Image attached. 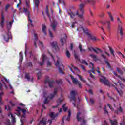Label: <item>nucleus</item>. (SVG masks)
Instances as JSON below:
<instances>
[{"instance_id":"35","label":"nucleus","mask_w":125,"mask_h":125,"mask_svg":"<svg viewBox=\"0 0 125 125\" xmlns=\"http://www.w3.org/2000/svg\"><path fill=\"white\" fill-rule=\"evenodd\" d=\"M107 13H108L111 21H114V17H113V15H112V13H111V12H107Z\"/></svg>"},{"instance_id":"40","label":"nucleus","mask_w":125,"mask_h":125,"mask_svg":"<svg viewBox=\"0 0 125 125\" xmlns=\"http://www.w3.org/2000/svg\"><path fill=\"white\" fill-rule=\"evenodd\" d=\"M62 109H63L64 112H67L68 111V107H66V104H64L62 105Z\"/></svg>"},{"instance_id":"12","label":"nucleus","mask_w":125,"mask_h":125,"mask_svg":"<svg viewBox=\"0 0 125 125\" xmlns=\"http://www.w3.org/2000/svg\"><path fill=\"white\" fill-rule=\"evenodd\" d=\"M13 22H14V20L13 19L12 21H11L10 22H7V29L8 30V32H10V29L12 27V24H13Z\"/></svg>"},{"instance_id":"9","label":"nucleus","mask_w":125,"mask_h":125,"mask_svg":"<svg viewBox=\"0 0 125 125\" xmlns=\"http://www.w3.org/2000/svg\"><path fill=\"white\" fill-rule=\"evenodd\" d=\"M58 90V88L57 87H55L54 88L53 93L50 94L49 95V97H48L49 99H50V100L52 99V98H53V97H54L55 96V95H56V94H57V91Z\"/></svg>"},{"instance_id":"7","label":"nucleus","mask_w":125,"mask_h":125,"mask_svg":"<svg viewBox=\"0 0 125 125\" xmlns=\"http://www.w3.org/2000/svg\"><path fill=\"white\" fill-rule=\"evenodd\" d=\"M55 83V81L53 80L45 79L44 81L45 83H48V85L50 88L53 87V84Z\"/></svg>"},{"instance_id":"46","label":"nucleus","mask_w":125,"mask_h":125,"mask_svg":"<svg viewBox=\"0 0 125 125\" xmlns=\"http://www.w3.org/2000/svg\"><path fill=\"white\" fill-rule=\"evenodd\" d=\"M78 77H79L80 81H81V82H83L84 83H85V80L84 79H83V77H82V76L78 75Z\"/></svg>"},{"instance_id":"52","label":"nucleus","mask_w":125,"mask_h":125,"mask_svg":"<svg viewBox=\"0 0 125 125\" xmlns=\"http://www.w3.org/2000/svg\"><path fill=\"white\" fill-rule=\"evenodd\" d=\"M0 90L2 91L3 90V86H2V84L1 82H0Z\"/></svg>"},{"instance_id":"4","label":"nucleus","mask_w":125,"mask_h":125,"mask_svg":"<svg viewBox=\"0 0 125 125\" xmlns=\"http://www.w3.org/2000/svg\"><path fill=\"white\" fill-rule=\"evenodd\" d=\"M55 65L56 67H59V71L61 74H62V75L65 74L64 71H63V70L64 69V65L62 63L60 64L59 61L58 60Z\"/></svg>"},{"instance_id":"15","label":"nucleus","mask_w":125,"mask_h":125,"mask_svg":"<svg viewBox=\"0 0 125 125\" xmlns=\"http://www.w3.org/2000/svg\"><path fill=\"white\" fill-rule=\"evenodd\" d=\"M92 70H88V72L89 73V74H90V76L91 77V78H92V79H95V77L94 76V75H92L93 74H95V72H94V67H92L91 68ZM92 72V73H91Z\"/></svg>"},{"instance_id":"57","label":"nucleus","mask_w":125,"mask_h":125,"mask_svg":"<svg viewBox=\"0 0 125 125\" xmlns=\"http://www.w3.org/2000/svg\"><path fill=\"white\" fill-rule=\"evenodd\" d=\"M90 2V0H85L84 1V3H83V4H84L85 5V4H87V3H89Z\"/></svg>"},{"instance_id":"63","label":"nucleus","mask_w":125,"mask_h":125,"mask_svg":"<svg viewBox=\"0 0 125 125\" xmlns=\"http://www.w3.org/2000/svg\"><path fill=\"white\" fill-rule=\"evenodd\" d=\"M90 2L92 5H94V4H95V1L94 0H90Z\"/></svg>"},{"instance_id":"44","label":"nucleus","mask_w":125,"mask_h":125,"mask_svg":"<svg viewBox=\"0 0 125 125\" xmlns=\"http://www.w3.org/2000/svg\"><path fill=\"white\" fill-rule=\"evenodd\" d=\"M117 22L119 24H123V21L121 20L120 17H117Z\"/></svg>"},{"instance_id":"48","label":"nucleus","mask_w":125,"mask_h":125,"mask_svg":"<svg viewBox=\"0 0 125 125\" xmlns=\"http://www.w3.org/2000/svg\"><path fill=\"white\" fill-rule=\"evenodd\" d=\"M44 104H47L48 103V98L47 97L45 99L44 102H43Z\"/></svg>"},{"instance_id":"23","label":"nucleus","mask_w":125,"mask_h":125,"mask_svg":"<svg viewBox=\"0 0 125 125\" xmlns=\"http://www.w3.org/2000/svg\"><path fill=\"white\" fill-rule=\"evenodd\" d=\"M109 122H110L111 125H118V122L116 119L113 121L112 119H109Z\"/></svg>"},{"instance_id":"30","label":"nucleus","mask_w":125,"mask_h":125,"mask_svg":"<svg viewBox=\"0 0 125 125\" xmlns=\"http://www.w3.org/2000/svg\"><path fill=\"white\" fill-rule=\"evenodd\" d=\"M110 52L112 54L113 56H115V51H114V49L112 48L110 46L108 47Z\"/></svg>"},{"instance_id":"20","label":"nucleus","mask_w":125,"mask_h":125,"mask_svg":"<svg viewBox=\"0 0 125 125\" xmlns=\"http://www.w3.org/2000/svg\"><path fill=\"white\" fill-rule=\"evenodd\" d=\"M39 40V37H38V34L37 33H34V45L35 47L37 46V42Z\"/></svg>"},{"instance_id":"8","label":"nucleus","mask_w":125,"mask_h":125,"mask_svg":"<svg viewBox=\"0 0 125 125\" xmlns=\"http://www.w3.org/2000/svg\"><path fill=\"white\" fill-rule=\"evenodd\" d=\"M23 9L24 10L25 15L28 17V21H30V24H32L33 21L31 19V17H30V15H31V12L29 11L27 8H24Z\"/></svg>"},{"instance_id":"36","label":"nucleus","mask_w":125,"mask_h":125,"mask_svg":"<svg viewBox=\"0 0 125 125\" xmlns=\"http://www.w3.org/2000/svg\"><path fill=\"white\" fill-rule=\"evenodd\" d=\"M105 63L107 65V66L109 69H112V66L110 64V63L109 62H108V60L105 61Z\"/></svg>"},{"instance_id":"24","label":"nucleus","mask_w":125,"mask_h":125,"mask_svg":"<svg viewBox=\"0 0 125 125\" xmlns=\"http://www.w3.org/2000/svg\"><path fill=\"white\" fill-rule=\"evenodd\" d=\"M106 23L107 24V29L108 32H111V21H106Z\"/></svg>"},{"instance_id":"43","label":"nucleus","mask_w":125,"mask_h":125,"mask_svg":"<svg viewBox=\"0 0 125 125\" xmlns=\"http://www.w3.org/2000/svg\"><path fill=\"white\" fill-rule=\"evenodd\" d=\"M38 79L40 80L42 77V72L39 71V73H37Z\"/></svg>"},{"instance_id":"2","label":"nucleus","mask_w":125,"mask_h":125,"mask_svg":"<svg viewBox=\"0 0 125 125\" xmlns=\"http://www.w3.org/2000/svg\"><path fill=\"white\" fill-rule=\"evenodd\" d=\"M78 93L76 91L72 90L70 92V100L72 101H74V102L72 103L73 105H74V107L75 108V107L77 106L76 105V102L77 101V99H76V96L77 95Z\"/></svg>"},{"instance_id":"29","label":"nucleus","mask_w":125,"mask_h":125,"mask_svg":"<svg viewBox=\"0 0 125 125\" xmlns=\"http://www.w3.org/2000/svg\"><path fill=\"white\" fill-rule=\"evenodd\" d=\"M68 116L66 118V121H68V122H70V119L71 118V115H72V112L71 110H68Z\"/></svg>"},{"instance_id":"45","label":"nucleus","mask_w":125,"mask_h":125,"mask_svg":"<svg viewBox=\"0 0 125 125\" xmlns=\"http://www.w3.org/2000/svg\"><path fill=\"white\" fill-rule=\"evenodd\" d=\"M56 83H58V84H60L62 83V79H60V80H56Z\"/></svg>"},{"instance_id":"59","label":"nucleus","mask_w":125,"mask_h":125,"mask_svg":"<svg viewBox=\"0 0 125 125\" xmlns=\"http://www.w3.org/2000/svg\"><path fill=\"white\" fill-rule=\"evenodd\" d=\"M70 48L71 50H73V49H74V45L73 44V43L70 44Z\"/></svg>"},{"instance_id":"27","label":"nucleus","mask_w":125,"mask_h":125,"mask_svg":"<svg viewBox=\"0 0 125 125\" xmlns=\"http://www.w3.org/2000/svg\"><path fill=\"white\" fill-rule=\"evenodd\" d=\"M56 24H55V22L54 21H53V22L51 24V27L53 31H55V28H56Z\"/></svg>"},{"instance_id":"39","label":"nucleus","mask_w":125,"mask_h":125,"mask_svg":"<svg viewBox=\"0 0 125 125\" xmlns=\"http://www.w3.org/2000/svg\"><path fill=\"white\" fill-rule=\"evenodd\" d=\"M16 111L17 112V113L15 114H16V115H17V116H18V117H20V116H21V113H20L21 110H19V109L17 108Z\"/></svg>"},{"instance_id":"13","label":"nucleus","mask_w":125,"mask_h":125,"mask_svg":"<svg viewBox=\"0 0 125 125\" xmlns=\"http://www.w3.org/2000/svg\"><path fill=\"white\" fill-rule=\"evenodd\" d=\"M42 62H38V63H39L40 66H42V65H43V64L44 63V61H45V60H46V58H47V57H46V55H45L43 54L42 55Z\"/></svg>"},{"instance_id":"34","label":"nucleus","mask_w":125,"mask_h":125,"mask_svg":"<svg viewBox=\"0 0 125 125\" xmlns=\"http://www.w3.org/2000/svg\"><path fill=\"white\" fill-rule=\"evenodd\" d=\"M40 4V0H35V6L37 9H39V5Z\"/></svg>"},{"instance_id":"54","label":"nucleus","mask_w":125,"mask_h":125,"mask_svg":"<svg viewBox=\"0 0 125 125\" xmlns=\"http://www.w3.org/2000/svg\"><path fill=\"white\" fill-rule=\"evenodd\" d=\"M27 65L28 67H33V63L32 62H28L27 63Z\"/></svg>"},{"instance_id":"62","label":"nucleus","mask_w":125,"mask_h":125,"mask_svg":"<svg viewBox=\"0 0 125 125\" xmlns=\"http://www.w3.org/2000/svg\"><path fill=\"white\" fill-rule=\"evenodd\" d=\"M90 101L92 104H94V100H93V98H90Z\"/></svg>"},{"instance_id":"47","label":"nucleus","mask_w":125,"mask_h":125,"mask_svg":"<svg viewBox=\"0 0 125 125\" xmlns=\"http://www.w3.org/2000/svg\"><path fill=\"white\" fill-rule=\"evenodd\" d=\"M118 83H120V85L121 89H123V88H124V84H123V83H122V82L121 81L118 82Z\"/></svg>"},{"instance_id":"1","label":"nucleus","mask_w":125,"mask_h":125,"mask_svg":"<svg viewBox=\"0 0 125 125\" xmlns=\"http://www.w3.org/2000/svg\"><path fill=\"white\" fill-rule=\"evenodd\" d=\"M84 7H85V5L84 4H83V3L80 4L79 6V9L80 11L82 12L81 14H80L78 11H77L76 14H74V12H73V11H71V10H70L69 11H68L67 13L69 15H70L71 18H72V19L73 18H74V17H75V16H76V15H77V16H78V17H79V18L84 20V19H83V15L84 14V8H83Z\"/></svg>"},{"instance_id":"18","label":"nucleus","mask_w":125,"mask_h":125,"mask_svg":"<svg viewBox=\"0 0 125 125\" xmlns=\"http://www.w3.org/2000/svg\"><path fill=\"white\" fill-rule=\"evenodd\" d=\"M118 30H120L119 33L121 36V39H123L124 32H123V26H122L121 24L118 25Z\"/></svg>"},{"instance_id":"49","label":"nucleus","mask_w":125,"mask_h":125,"mask_svg":"<svg viewBox=\"0 0 125 125\" xmlns=\"http://www.w3.org/2000/svg\"><path fill=\"white\" fill-rule=\"evenodd\" d=\"M118 111L120 113H123V108H122V106H121V104H119V108L118 109Z\"/></svg>"},{"instance_id":"55","label":"nucleus","mask_w":125,"mask_h":125,"mask_svg":"<svg viewBox=\"0 0 125 125\" xmlns=\"http://www.w3.org/2000/svg\"><path fill=\"white\" fill-rule=\"evenodd\" d=\"M48 31H49L50 37H51V38L52 39L53 38V35L52 34V32H51V31H50V29H48Z\"/></svg>"},{"instance_id":"28","label":"nucleus","mask_w":125,"mask_h":125,"mask_svg":"<svg viewBox=\"0 0 125 125\" xmlns=\"http://www.w3.org/2000/svg\"><path fill=\"white\" fill-rule=\"evenodd\" d=\"M46 13L48 16V17L49 18V20L50 21H51V18L50 17V15H49V13L48 12V6H46Z\"/></svg>"},{"instance_id":"19","label":"nucleus","mask_w":125,"mask_h":125,"mask_svg":"<svg viewBox=\"0 0 125 125\" xmlns=\"http://www.w3.org/2000/svg\"><path fill=\"white\" fill-rule=\"evenodd\" d=\"M46 125V120L45 119V118H43L39 122V123L37 125Z\"/></svg>"},{"instance_id":"25","label":"nucleus","mask_w":125,"mask_h":125,"mask_svg":"<svg viewBox=\"0 0 125 125\" xmlns=\"http://www.w3.org/2000/svg\"><path fill=\"white\" fill-rule=\"evenodd\" d=\"M89 56H90V57L93 58V59H94V61H95V62H96V61H97V60H98V59L97 58V56H96V55H95L94 54H90L89 55Z\"/></svg>"},{"instance_id":"11","label":"nucleus","mask_w":125,"mask_h":125,"mask_svg":"<svg viewBox=\"0 0 125 125\" xmlns=\"http://www.w3.org/2000/svg\"><path fill=\"white\" fill-rule=\"evenodd\" d=\"M64 36L65 38L62 37L60 40V42L62 43V46H64V43H65V42H67V34H64Z\"/></svg>"},{"instance_id":"58","label":"nucleus","mask_w":125,"mask_h":125,"mask_svg":"<svg viewBox=\"0 0 125 125\" xmlns=\"http://www.w3.org/2000/svg\"><path fill=\"white\" fill-rule=\"evenodd\" d=\"M74 57H75V59L79 60V56L78 55V54H77V53L74 54Z\"/></svg>"},{"instance_id":"37","label":"nucleus","mask_w":125,"mask_h":125,"mask_svg":"<svg viewBox=\"0 0 125 125\" xmlns=\"http://www.w3.org/2000/svg\"><path fill=\"white\" fill-rule=\"evenodd\" d=\"M79 48L80 49V52H83V51H86V50H85V49H83L82 45L81 44H79Z\"/></svg>"},{"instance_id":"5","label":"nucleus","mask_w":125,"mask_h":125,"mask_svg":"<svg viewBox=\"0 0 125 125\" xmlns=\"http://www.w3.org/2000/svg\"><path fill=\"white\" fill-rule=\"evenodd\" d=\"M70 77L72 80V82L74 84H78L79 88H82L83 87V85L80 83V82L76 78H74V76L72 75H70Z\"/></svg>"},{"instance_id":"22","label":"nucleus","mask_w":125,"mask_h":125,"mask_svg":"<svg viewBox=\"0 0 125 125\" xmlns=\"http://www.w3.org/2000/svg\"><path fill=\"white\" fill-rule=\"evenodd\" d=\"M113 86H114V87H115V89L117 90V91L119 93V95L120 96H123V90H119V89H118V88L114 85H113Z\"/></svg>"},{"instance_id":"3","label":"nucleus","mask_w":125,"mask_h":125,"mask_svg":"<svg viewBox=\"0 0 125 125\" xmlns=\"http://www.w3.org/2000/svg\"><path fill=\"white\" fill-rule=\"evenodd\" d=\"M81 29L83 30L84 33H85V34L87 35V36H88V37L89 38V39L92 41H97V40H98L96 38V37H95V36H92V35H91L90 33L88 32V31H89L88 29L87 28L84 29V28H83V26H81Z\"/></svg>"},{"instance_id":"53","label":"nucleus","mask_w":125,"mask_h":125,"mask_svg":"<svg viewBox=\"0 0 125 125\" xmlns=\"http://www.w3.org/2000/svg\"><path fill=\"white\" fill-rule=\"evenodd\" d=\"M116 70L118 72V73L121 74V75H123V72H122V70H121L120 69H119V67H117Z\"/></svg>"},{"instance_id":"50","label":"nucleus","mask_w":125,"mask_h":125,"mask_svg":"<svg viewBox=\"0 0 125 125\" xmlns=\"http://www.w3.org/2000/svg\"><path fill=\"white\" fill-rule=\"evenodd\" d=\"M9 7H10V5H9V4H7L5 6V10H6V12H7V9H8V8H9Z\"/></svg>"},{"instance_id":"51","label":"nucleus","mask_w":125,"mask_h":125,"mask_svg":"<svg viewBox=\"0 0 125 125\" xmlns=\"http://www.w3.org/2000/svg\"><path fill=\"white\" fill-rule=\"evenodd\" d=\"M48 54H49V55H50L51 57H52L53 61H55V60L54 59V56H53V55H52L51 53H50V52L48 51Z\"/></svg>"},{"instance_id":"42","label":"nucleus","mask_w":125,"mask_h":125,"mask_svg":"<svg viewBox=\"0 0 125 125\" xmlns=\"http://www.w3.org/2000/svg\"><path fill=\"white\" fill-rule=\"evenodd\" d=\"M81 63L82 64H85L86 66H88V63H87V62H86V61L85 60H82L81 61Z\"/></svg>"},{"instance_id":"17","label":"nucleus","mask_w":125,"mask_h":125,"mask_svg":"<svg viewBox=\"0 0 125 125\" xmlns=\"http://www.w3.org/2000/svg\"><path fill=\"white\" fill-rule=\"evenodd\" d=\"M1 23H0V26L1 28L3 29L4 26V16H3V13H1Z\"/></svg>"},{"instance_id":"33","label":"nucleus","mask_w":125,"mask_h":125,"mask_svg":"<svg viewBox=\"0 0 125 125\" xmlns=\"http://www.w3.org/2000/svg\"><path fill=\"white\" fill-rule=\"evenodd\" d=\"M20 57V60L21 61V63L23 62V52H20L19 53Z\"/></svg>"},{"instance_id":"38","label":"nucleus","mask_w":125,"mask_h":125,"mask_svg":"<svg viewBox=\"0 0 125 125\" xmlns=\"http://www.w3.org/2000/svg\"><path fill=\"white\" fill-rule=\"evenodd\" d=\"M17 109H19L20 111H22V113H23V114H26V113H27V110L22 109L20 107H18Z\"/></svg>"},{"instance_id":"16","label":"nucleus","mask_w":125,"mask_h":125,"mask_svg":"<svg viewBox=\"0 0 125 125\" xmlns=\"http://www.w3.org/2000/svg\"><path fill=\"white\" fill-rule=\"evenodd\" d=\"M10 116L11 118H12V123H13V124H14V123H16V119L15 118V116H13L11 112H9L8 113V116L10 117Z\"/></svg>"},{"instance_id":"6","label":"nucleus","mask_w":125,"mask_h":125,"mask_svg":"<svg viewBox=\"0 0 125 125\" xmlns=\"http://www.w3.org/2000/svg\"><path fill=\"white\" fill-rule=\"evenodd\" d=\"M3 38L5 41L6 42H8L9 41V39H11L12 36H11V33H10V31L9 30L8 31V32L7 34H6L5 35H4L3 36Z\"/></svg>"},{"instance_id":"31","label":"nucleus","mask_w":125,"mask_h":125,"mask_svg":"<svg viewBox=\"0 0 125 125\" xmlns=\"http://www.w3.org/2000/svg\"><path fill=\"white\" fill-rule=\"evenodd\" d=\"M49 116L52 120H55V114H54V112H51Z\"/></svg>"},{"instance_id":"60","label":"nucleus","mask_w":125,"mask_h":125,"mask_svg":"<svg viewBox=\"0 0 125 125\" xmlns=\"http://www.w3.org/2000/svg\"><path fill=\"white\" fill-rule=\"evenodd\" d=\"M63 99H59L57 100V102L59 103H61L62 102V101H63Z\"/></svg>"},{"instance_id":"61","label":"nucleus","mask_w":125,"mask_h":125,"mask_svg":"<svg viewBox=\"0 0 125 125\" xmlns=\"http://www.w3.org/2000/svg\"><path fill=\"white\" fill-rule=\"evenodd\" d=\"M82 69L84 71V72H86V70L85 69V67L83 65H81Z\"/></svg>"},{"instance_id":"56","label":"nucleus","mask_w":125,"mask_h":125,"mask_svg":"<svg viewBox=\"0 0 125 125\" xmlns=\"http://www.w3.org/2000/svg\"><path fill=\"white\" fill-rule=\"evenodd\" d=\"M107 106L111 110V111H114V108L113 107H112V106H111V104H107Z\"/></svg>"},{"instance_id":"21","label":"nucleus","mask_w":125,"mask_h":125,"mask_svg":"<svg viewBox=\"0 0 125 125\" xmlns=\"http://www.w3.org/2000/svg\"><path fill=\"white\" fill-rule=\"evenodd\" d=\"M42 32L45 36L46 35V26L45 24H42Z\"/></svg>"},{"instance_id":"26","label":"nucleus","mask_w":125,"mask_h":125,"mask_svg":"<svg viewBox=\"0 0 125 125\" xmlns=\"http://www.w3.org/2000/svg\"><path fill=\"white\" fill-rule=\"evenodd\" d=\"M81 115H82V113L80 112L77 113L76 118L78 122H80V121H82V118L80 117V116H81Z\"/></svg>"},{"instance_id":"41","label":"nucleus","mask_w":125,"mask_h":125,"mask_svg":"<svg viewBox=\"0 0 125 125\" xmlns=\"http://www.w3.org/2000/svg\"><path fill=\"white\" fill-rule=\"evenodd\" d=\"M25 79H27V81H31V78L30 77L29 73L25 74Z\"/></svg>"},{"instance_id":"32","label":"nucleus","mask_w":125,"mask_h":125,"mask_svg":"<svg viewBox=\"0 0 125 125\" xmlns=\"http://www.w3.org/2000/svg\"><path fill=\"white\" fill-rule=\"evenodd\" d=\"M65 54L67 58H70L71 57V53H70V52H69L67 49H66Z\"/></svg>"},{"instance_id":"64","label":"nucleus","mask_w":125,"mask_h":125,"mask_svg":"<svg viewBox=\"0 0 125 125\" xmlns=\"http://www.w3.org/2000/svg\"><path fill=\"white\" fill-rule=\"evenodd\" d=\"M39 43L40 46H41L42 47H43V44H42V42L39 41Z\"/></svg>"},{"instance_id":"14","label":"nucleus","mask_w":125,"mask_h":125,"mask_svg":"<svg viewBox=\"0 0 125 125\" xmlns=\"http://www.w3.org/2000/svg\"><path fill=\"white\" fill-rule=\"evenodd\" d=\"M50 44L52 48H54L55 50H56V49L58 48V46H57V42L53 41L52 42L50 43Z\"/></svg>"},{"instance_id":"10","label":"nucleus","mask_w":125,"mask_h":125,"mask_svg":"<svg viewBox=\"0 0 125 125\" xmlns=\"http://www.w3.org/2000/svg\"><path fill=\"white\" fill-rule=\"evenodd\" d=\"M100 82L101 83H104L105 85H108L109 83H110V82H109V81H108L105 77H103L102 79H100Z\"/></svg>"}]
</instances>
